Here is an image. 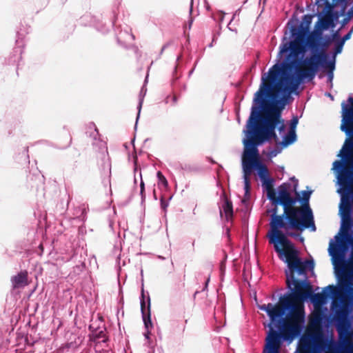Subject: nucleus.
<instances>
[{"mask_svg":"<svg viewBox=\"0 0 353 353\" xmlns=\"http://www.w3.org/2000/svg\"><path fill=\"white\" fill-rule=\"evenodd\" d=\"M10 281L12 288L14 289L26 286L28 284L27 271L20 272L17 275L12 276Z\"/></svg>","mask_w":353,"mask_h":353,"instance_id":"f8f14e48","label":"nucleus"},{"mask_svg":"<svg viewBox=\"0 0 353 353\" xmlns=\"http://www.w3.org/2000/svg\"><path fill=\"white\" fill-rule=\"evenodd\" d=\"M330 98L333 99V97L331 96V94H329Z\"/></svg>","mask_w":353,"mask_h":353,"instance_id":"7c9ffc66","label":"nucleus"},{"mask_svg":"<svg viewBox=\"0 0 353 353\" xmlns=\"http://www.w3.org/2000/svg\"><path fill=\"white\" fill-rule=\"evenodd\" d=\"M95 133L97 134V129L94 128Z\"/></svg>","mask_w":353,"mask_h":353,"instance_id":"2f4dec72","label":"nucleus"},{"mask_svg":"<svg viewBox=\"0 0 353 353\" xmlns=\"http://www.w3.org/2000/svg\"><path fill=\"white\" fill-rule=\"evenodd\" d=\"M302 199L299 198V194L296 193L299 196V201L303 203L302 208L300 210H303L305 206H309V200L310 195L312 194V191H305L303 190L301 192Z\"/></svg>","mask_w":353,"mask_h":353,"instance_id":"dca6fc26","label":"nucleus"},{"mask_svg":"<svg viewBox=\"0 0 353 353\" xmlns=\"http://www.w3.org/2000/svg\"><path fill=\"white\" fill-rule=\"evenodd\" d=\"M332 24V19L331 15H324L323 18H321L315 25V29L316 32H319L321 30L327 29Z\"/></svg>","mask_w":353,"mask_h":353,"instance_id":"4468645a","label":"nucleus"},{"mask_svg":"<svg viewBox=\"0 0 353 353\" xmlns=\"http://www.w3.org/2000/svg\"><path fill=\"white\" fill-rule=\"evenodd\" d=\"M269 77V71L263 74L259 88L254 94L251 112L254 107L261 108L259 114L255 121L257 125H262L263 119L268 112H279L280 118L284 125V130L281 133L278 126L275 129L277 128L279 135L282 138L281 144L283 147H286L296 140V128L299 123V119L297 117H294L291 119L290 130L287 134H285V125L284 120L281 118V110L288 102L290 94L299 88V85L287 94L281 92L279 88L276 87V84L274 85L272 82Z\"/></svg>","mask_w":353,"mask_h":353,"instance_id":"39448f33","label":"nucleus"},{"mask_svg":"<svg viewBox=\"0 0 353 353\" xmlns=\"http://www.w3.org/2000/svg\"><path fill=\"white\" fill-rule=\"evenodd\" d=\"M343 45V41H339L336 43L335 46L334 52L331 58L333 59L334 57V63H336V56L341 52Z\"/></svg>","mask_w":353,"mask_h":353,"instance_id":"aec40b11","label":"nucleus"},{"mask_svg":"<svg viewBox=\"0 0 353 353\" xmlns=\"http://www.w3.org/2000/svg\"><path fill=\"white\" fill-rule=\"evenodd\" d=\"M297 351L298 353H342L338 341L318 333L301 336L298 342Z\"/></svg>","mask_w":353,"mask_h":353,"instance_id":"0eeeda50","label":"nucleus"},{"mask_svg":"<svg viewBox=\"0 0 353 353\" xmlns=\"http://www.w3.org/2000/svg\"><path fill=\"white\" fill-rule=\"evenodd\" d=\"M220 214L221 216H225L226 221H229L233 215L232 204L227 199H224L223 203L219 207Z\"/></svg>","mask_w":353,"mask_h":353,"instance_id":"ddd939ff","label":"nucleus"},{"mask_svg":"<svg viewBox=\"0 0 353 353\" xmlns=\"http://www.w3.org/2000/svg\"><path fill=\"white\" fill-rule=\"evenodd\" d=\"M103 332L101 331V332H99V335H103Z\"/></svg>","mask_w":353,"mask_h":353,"instance_id":"bb28decb","label":"nucleus"},{"mask_svg":"<svg viewBox=\"0 0 353 353\" xmlns=\"http://www.w3.org/2000/svg\"><path fill=\"white\" fill-rule=\"evenodd\" d=\"M140 178H141V183H140V194L141 196V199L142 200H144L145 199V194H144V192H145V183L142 179V175H141V173L140 172Z\"/></svg>","mask_w":353,"mask_h":353,"instance_id":"412c9836","label":"nucleus"},{"mask_svg":"<svg viewBox=\"0 0 353 353\" xmlns=\"http://www.w3.org/2000/svg\"><path fill=\"white\" fill-rule=\"evenodd\" d=\"M128 37H130V39H134V36H133L132 34H128Z\"/></svg>","mask_w":353,"mask_h":353,"instance_id":"a878e982","label":"nucleus"},{"mask_svg":"<svg viewBox=\"0 0 353 353\" xmlns=\"http://www.w3.org/2000/svg\"><path fill=\"white\" fill-rule=\"evenodd\" d=\"M210 281V277H208L205 281V288H206L208 287V283Z\"/></svg>","mask_w":353,"mask_h":353,"instance_id":"b1692460","label":"nucleus"},{"mask_svg":"<svg viewBox=\"0 0 353 353\" xmlns=\"http://www.w3.org/2000/svg\"><path fill=\"white\" fill-rule=\"evenodd\" d=\"M145 92H146V90H144L143 88H142V89L141 90V93H140V98H139V105H138V107H137L138 114H137V121H138V119L139 118V115H140V112H141V107H142V104H143V97L145 94ZM137 121H136L135 127L137 126Z\"/></svg>","mask_w":353,"mask_h":353,"instance_id":"a211bd4d","label":"nucleus"},{"mask_svg":"<svg viewBox=\"0 0 353 353\" xmlns=\"http://www.w3.org/2000/svg\"><path fill=\"white\" fill-rule=\"evenodd\" d=\"M344 299H341V303H333L332 311L334 312L337 321V331L341 347L342 353H353V328L351 327V322L347 319V304Z\"/></svg>","mask_w":353,"mask_h":353,"instance_id":"1a4fd4ad","label":"nucleus"},{"mask_svg":"<svg viewBox=\"0 0 353 353\" xmlns=\"http://www.w3.org/2000/svg\"><path fill=\"white\" fill-rule=\"evenodd\" d=\"M261 181L262 182L263 187L266 190V191L272 189L274 180L270 177V176L263 179H261Z\"/></svg>","mask_w":353,"mask_h":353,"instance_id":"f3484780","label":"nucleus"},{"mask_svg":"<svg viewBox=\"0 0 353 353\" xmlns=\"http://www.w3.org/2000/svg\"><path fill=\"white\" fill-rule=\"evenodd\" d=\"M330 98L333 99V97L331 96V94H329Z\"/></svg>","mask_w":353,"mask_h":353,"instance_id":"c85d7f7f","label":"nucleus"},{"mask_svg":"<svg viewBox=\"0 0 353 353\" xmlns=\"http://www.w3.org/2000/svg\"><path fill=\"white\" fill-rule=\"evenodd\" d=\"M312 18L305 14L298 27L290 28V38L283 37L279 46L278 57L281 61L269 69V77L281 92L288 94L305 80H313L316 74L317 56L304 57L308 48L316 47L309 30Z\"/></svg>","mask_w":353,"mask_h":353,"instance_id":"f03ea898","label":"nucleus"},{"mask_svg":"<svg viewBox=\"0 0 353 353\" xmlns=\"http://www.w3.org/2000/svg\"><path fill=\"white\" fill-rule=\"evenodd\" d=\"M339 188L337 192L341 195L339 214L341 218L340 232L335 236L336 242L350 248L349 268H350V280L353 281V188H345L337 183Z\"/></svg>","mask_w":353,"mask_h":353,"instance_id":"423d86ee","label":"nucleus"},{"mask_svg":"<svg viewBox=\"0 0 353 353\" xmlns=\"http://www.w3.org/2000/svg\"><path fill=\"white\" fill-rule=\"evenodd\" d=\"M350 35H351V32H348L347 34H345V35L343 37V39H342V40H341V41H343V43H344V42H345V41H346V40H347V39H350Z\"/></svg>","mask_w":353,"mask_h":353,"instance_id":"5701e85b","label":"nucleus"},{"mask_svg":"<svg viewBox=\"0 0 353 353\" xmlns=\"http://www.w3.org/2000/svg\"><path fill=\"white\" fill-rule=\"evenodd\" d=\"M267 194H268V199L276 203L277 198H276V194H275L273 188L270 189V190H267Z\"/></svg>","mask_w":353,"mask_h":353,"instance_id":"4be33fe9","label":"nucleus"},{"mask_svg":"<svg viewBox=\"0 0 353 353\" xmlns=\"http://www.w3.org/2000/svg\"><path fill=\"white\" fill-rule=\"evenodd\" d=\"M344 299H341V303H333L332 311L334 312L337 321V331L341 347L342 353H353V328L351 327V322L347 319V304Z\"/></svg>","mask_w":353,"mask_h":353,"instance_id":"6e6552de","label":"nucleus"},{"mask_svg":"<svg viewBox=\"0 0 353 353\" xmlns=\"http://www.w3.org/2000/svg\"><path fill=\"white\" fill-rule=\"evenodd\" d=\"M316 4L318 6H321V5L324 4L325 8L323 10L324 15H331V12L333 7L327 0H316Z\"/></svg>","mask_w":353,"mask_h":353,"instance_id":"2eb2a0df","label":"nucleus"},{"mask_svg":"<svg viewBox=\"0 0 353 353\" xmlns=\"http://www.w3.org/2000/svg\"><path fill=\"white\" fill-rule=\"evenodd\" d=\"M142 298L143 299L141 300V313H142V317H143L144 325L147 330V331L144 333V336L146 339H149L150 332L148 330L150 327H152V323L151 317H150V298L148 297V307L146 308L145 303L144 297H143V292H142Z\"/></svg>","mask_w":353,"mask_h":353,"instance_id":"9d476101","label":"nucleus"},{"mask_svg":"<svg viewBox=\"0 0 353 353\" xmlns=\"http://www.w3.org/2000/svg\"><path fill=\"white\" fill-rule=\"evenodd\" d=\"M296 201V199L290 196L285 184L279 186L276 203L283 205L284 211L282 215H278L276 208L272 210L270 229L268 233L269 241L279 255L296 250L288 239V236H294L291 230L303 231L308 228L312 232L316 230L310 206H305L303 210L292 207Z\"/></svg>","mask_w":353,"mask_h":353,"instance_id":"20e7f679","label":"nucleus"},{"mask_svg":"<svg viewBox=\"0 0 353 353\" xmlns=\"http://www.w3.org/2000/svg\"><path fill=\"white\" fill-rule=\"evenodd\" d=\"M157 176L158 179V184L159 185H163V187L167 188L168 181L160 171L157 172Z\"/></svg>","mask_w":353,"mask_h":353,"instance_id":"6ab92c4d","label":"nucleus"},{"mask_svg":"<svg viewBox=\"0 0 353 353\" xmlns=\"http://www.w3.org/2000/svg\"><path fill=\"white\" fill-rule=\"evenodd\" d=\"M210 281V277H208L205 281V288H206L208 287V283Z\"/></svg>","mask_w":353,"mask_h":353,"instance_id":"393cba45","label":"nucleus"},{"mask_svg":"<svg viewBox=\"0 0 353 353\" xmlns=\"http://www.w3.org/2000/svg\"><path fill=\"white\" fill-rule=\"evenodd\" d=\"M312 56H317L318 68L321 65L323 69L327 70V78L330 81H332L334 77L333 72L335 69L334 57L327 61V54H313Z\"/></svg>","mask_w":353,"mask_h":353,"instance_id":"9b49d317","label":"nucleus"},{"mask_svg":"<svg viewBox=\"0 0 353 353\" xmlns=\"http://www.w3.org/2000/svg\"><path fill=\"white\" fill-rule=\"evenodd\" d=\"M347 252L345 245L330 241L328 252L332 257L339 286H327L323 290L326 295L313 293L307 281V272L313 271L314 268L312 259L303 261L297 250L279 255L280 259L287 264L285 271L286 283L291 294L280 297V304L268 303L259 306L270 318L269 331L263 353H280L283 341L290 343L301 336L305 326V316L303 308L296 305L297 301L310 299L315 307H320L326 304L327 298L331 299L330 316L337 328L335 314L332 311L333 303L335 301L339 304L343 299L347 304V316L350 320L349 313L353 306V281L350 280L349 261H346L345 259Z\"/></svg>","mask_w":353,"mask_h":353,"instance_id":"f257e3e1","label":"nucleus"},{"mask_svg":"<svg viewBox=\"0 0 353 353\" xmlns=\"http://www.w3.org/2000/svg\"><path fill=\"white\" fill-rule=\"evenodd\" d=\"M276 153L272 152V156H276Z\"/></svg>","mask_w":353,"mask_h":353,"instance_id":"cd10ccee","label":"nucleus"},{"mask_svg":"<svg viewBox=\"0 0 353 353\" xmlns=\"http://www.w3.org/2000/svg\"><path fill=\"white\" fill-rule=\"evenodd\" d=\"M330 98L333 99V97L331 96V94H329Z\"/></svg>","mask_w":353,"mask_h":353,"instance_id":"c756f323","label":"nucleus"},{"mask_svg":"<svg viewBox=\"0 0 353 353\" xmlns=\"http://www.w3.org/2000/svg\"><path fill=\"white\" fill-rule=\"evenodd\" d=\"M260 108H253L246 123V129L243 130L245 137L243 139L244 148L241 157V165L245 194L250 192V177L253 170H256L261 180L269 176L267 167L260 160L258 146L271 139L275 141H279L275 133L276 126L281 133L284 130V125L278 112H268L263 119L262 125H256L255 121L259 114Z\"/></svg>","mask_w":353,"mask_h":353,"instance_id":"7ed1b4c3","label":"nucleus"}]
</instances>
